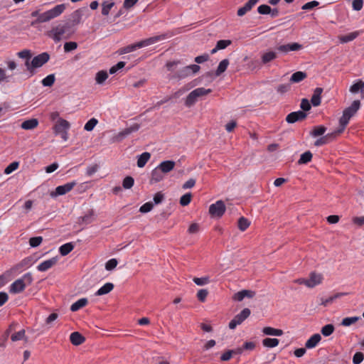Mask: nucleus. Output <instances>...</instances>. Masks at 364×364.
<instances>
[{
    "instance_id": "nucleus-1",
    "label": "nucleus",
    "mask_w": 364,
    "mask_h": 364,
    "mask_svg": "<svg viewBox=\"0 0 364 364\" xmlns=\"http://www.w3.org/2000/svg\"><path fill=\"white\" fill-rule=\"evenodd\" d=\"M73 33L74 29L65 22L53 26L52 29L48 32V36L54 41L59 42L63 38H69Z\"/></svg>"
},
{
    "instance_id": "nucleus-2",
    "label": "nucleus",
    "mask_w": 364,
    "mask_h": 364,
    "mask_svg": "<svg viewBox=\"0 0 364 364\" xmlns=\"http://www.w3.org/2000/svg\"><path fill=\"white\" fill-rule=\"evenodd\" d=\"M166 38V34H161L149 38L141 41L136 43L129 45L126 47L122 48L118 50L119 54L122 55L135 50L136 48L149 46L154 44L159 41H163Z\"/></svg>"
},
{
    "instance_id": "nucleus-3",
    "label": "nucleus",
    "mask_w": 364,
    "mask_h": 364,
    "mask_svg": "<svg viewBox=\"0 0 364 364\" xmlns=\"http://www.w3.org/2000/svg\"><path fill=\"white\" fill-rule=\"evenodd\" d=\"M360 107V100H354L350 107L343 110V115L339 120L340 128L337 129V132L342 133L344 131L350 119L357 112Z\"/></svg>"
},
{
    "instance_id": "nucleus-4",
    "label": "nucleus",
    "mask_w": 364,
    "mask_h": 364,
    "mask_svg": "<svg viewBox=\"0 0 364 364\" xmlns=\"http://www.w3.org/2000/svg\"><path fill=\"white\" fill-rule=\"evenodd\" d=\"M66 6L64 4L56 5L53 9L42 13L41 16H39V18L32 21L31 25L34 26L37 23L48 22L62 14Z\"/></svg>"
},
{
    "instance_id": "nucleus-5",
    "label": "nucleus",
    "mask_w": 364,
    "mask_h": 364,
    "mask_svg": "<svg viewBox=\"0 0 364 364\" xmlns=\"http://www.w3.org/2000/svg\"><path fill=\"white\" fill-rule=\"evenodd\" d=\"M32 282V274L29 272L26 273L11 284L9 291L11 294L21 293L25 289L26 287L30 285Z\"/></svg>"
},
{
    "instance_id": "nucleus-6",
    "label": "nucleus",
    "mask_w": 364,
    "mask_h": 364,
    "mask_svg": "<svg viewBox=\"0 0 364 364\" xmlns=\"http://www.w3.org/2000/svg\"><path fill=\"white\" fill-rule=\"evenodd\" d=\"M212 92L211 89L198 87L191 91L185 100V105L187 107L193 106L200 97L205 96Z\"/></svg>"
},
{
    "instance_id": "nucleus-7",
    "label": "nucleus",
    "mask_w": 364,
    "mask_h": 364,
    "mask_svg": "<svg viewBox=\"0 0 364 364\" xmlns=\"http://www.w3.org/2000/svg\"><path fill=\"white\" fill-rule=\"evenodd\" d=\"M200 69V67L198 65H191L188 66H185L178 71L170 75V79H176L178 80H181L188 76L197 73Z\"/></svg>"
},
{
    "instance_id": "nucleus-8",
    "label": "nucleus",
    "mask_w": 364,
    "mask_h": 364,
    "mask_svg": "<svg viewBox=\"0 0 364 364\" xmlns=\"http://www.w3.org/2000/svg\"><path fill=\"white\" fill-rule=\"evenodd\" d=\"M140 128V125L139 124H134L131 127L125 128L122 131L119 132V133L116 134L112 138V142H120L124 139L127 137L129 134H131L132 132H137Z\"/></svg>"
},
{
    "instance_id": "nucleus-9",
    "label": "nucleus",
    "mask_w": 364,
    "mask_h": 364,
    "mask_svg": "<svg viewBox=\"0 0 364 364\" xmlns=\"http://www.w3.org/2000/svg\"><path fill=\"white\" fill-rule=\"evenodd\" d=\"M251 314L248 308H245L240 314H237L229 323V328L235 329L237 325L241 324Z\"/></svg>"
},
{
    "instance_id": "nucleus-10",
    "label": "nucleus",
    "mask_w": 364,
    "mask_h": 364,
    "mask_svg": "<svg viewBox=\"0 0 364 364\" xmlns=\"http://www.w3.org/2000/svg\"><path fill=\"white\" fill-rule=\"evenodd\" d=\"M225 205L223 200H218L209 207V213L212 217L220 218L225 212Z\"/></svg>"
},
{
    "instance_id": "nucleus-11",
    "label": "nucleus",
    "mask_w": 364,
    "mask_h": 364,
    "mask_svg": "<svg viewBox=\"0 0 364 364\" xmlns=\"http://www.w3.org/2000/svg\"><path fill=\"white\" fill-rule=\"evenodd\" d=\"M87 11V9L86 8H81L75 10L70 14V18L66 23L69 24L72 28H73L74 26L78 25L80 23L84 13Z\"/></svg>"
},
{
    "instance_id": "nucleus-12",
    "label": "nucleus",
    "mask_w": 364,
    "mask_h": 364,
    "mask_svg": "<svg viewBox=\"0 0 364 364\" xmlns=\"http://www.w3.org/2000/svg\"><path fill=\"white\" fill-rule=\"evenodd\" d=\"M76 185V182L73 181L67 183L64 185L56 187L55 192L50 193L51 197H56L58 196H63L70 192Z\"/></svg>"
},
{
    "instance_id": "nucleus-13",
    "label": "nucleus",
    "mask_w": 364,
    "mask_h": 364,
    "mask_svg": "<svg viewBox=\"0 0 364 364\" xmlns=\"http://www.w3.org/2000/svg\"><path fill=\"white\" fill-rule=\"evenodd\" d=\"M50 59V55L46 53H42L36 56H35L32 60V65L35 67V69L42 67L44 64H46Z\"/></svg>"
},
{
    "instance_id": "nucleus-14",
    "label": "nucleus",
    "mask_w": 364,
    "mask_h": 364,
    "mask_svg": "<svg viewBox=\"0 0 364 364\" xmlns=\"http://www.w3.org/2000/svg\"><path fill=\"white\" fill-rule=\"evenodd\" d=\"M306 117L307 114L303 111L293 112L287 116L286 121L289 124H293L304 120Z\"/></svg>"
},
{
    "instance_id": "nucleus-15",
    "label": "nucleus",
    "mask_w": 364,
    "mask_h": 364,
    "mask_svg": "<svg viewBox=\"0 0 364 364\" xmlns=\"http://www.w3.org/2000/svg\"><path fill=\"white\" fill-rule=\"evenodd\" d=\"M303 46L299 43H291L285 45H281L277 47V50L283 53H287L290 51H298L302 49Z\"/></svg>"
},
{
    "instance_id": "nucleus-16",
    "label": "nucleus",
    "mask_w": 364,
    "mask_h": 364,
    "mask_svg": "<svg viewBox=\"0 0 364 364\" xmlns=\"http://www.w3.org/2000/svg\"><path fill=\"white\" fill-rule=\"evenodd\" d=\"M341 133L337 132V130L328 133L326 135L321 137L320 139H318L315 142L314 145L316 146H321L322 145L328 144L330 141L334 139L337 136L341 134Z\"/></svg>"
},
{
    "instance_id": "nucleus-17",
    "label": "nucleus",
    "mask_w": 364,
    "mask_h": 364,
    "mask_svg": "<svg viewBox=\"0 0 364 364\" xmlns=\"http://www.w3.org/2000/svg\"><path fill=\"white\" fill-rule=\"evenodd\" d=\"M70 128V123L63 119L60 118L55 124L53 129L55 134H60Z\"/></svg>"
},
{
    "instance_id": "nucleus-18",
    "label": "nucleus",
    "mask_w": 364,
    "mask_h": 364,
    "mask_svg": "<svg viewBox=\"0 0 364 364\" xmlns=\"http://www.w3.org/2000/svg\"><path fill=\"white\" fill-rule=\"evenodd\" d=\"M58 262V257H55L41 262L38 265L37 269L40 272H46L53 267Z\"/></svg>"
},
{
    "instance_id": "nucleus-19",
    "label": "nucleus",
    "mask_w": 364,
    "mask_h": 364,
    "mask_svg": "<svg viewBox=\"0 0 364 364\" xmlns=\"http://www.w3.org/2000/svg\"><path fill=\"white\" fill-rule=\"evenodd\" d=\"M322 279L323 277L321 274L311 272L309 275V278L308 279V287L313 288L316 287V285L321 283Z\"/></svg>"
},
{
    "instance_id": "nucleus-20",
    "label": "nucleus",
    "mask_w": 364,
    "mask_h": 364,
    "mask_svg": "<svg viewBox=\"0 0 364 364\" xmlns=\"http://www.w3.org/2000/svg\"><path fill=\"white\" fill-rule=\"evenodd\" d=\"M350 92L353 94L360 92V97L364 99V81L359 80L350 87Z\"/></svg>"
},
{
    "instance_id": "nucleus-21",
    "label": "nucleus",
    "mask_w": 364,
    "mask_h": 364,
    "mask_svg": "<svg viewBox=\"0 0 364 364\" xmlns=\"http://www.w3.org/2000/svg\"><path fill=\"white\" fill-rule=\"evenodd\" d=\"M321 340V336L319 333H315L311 336L306 342L305 347L308 349L315 348Z\"/></svg>"
},
{
    "instance_id": "nucleus-22",
    "label": "nucleus",
    "mask_w": 364,
    "mask_h": 364,
    "mask_svg": "<svg viewBox=\"0 0 364 364\" xmlns=\"http://www.w3.org/2000/svg\"><path fill=\"white\" fill-rule=\"evenodd\" d=\"M258 1L259 0H249L242 7L237 10V16H244L247 12L250 11L252 9V7L258 2Z\"/></svg>"
},
{
    "instance_id": "nucleus-23",
    "label": "nucleus",
    "mask_w": 364,
    "mask_h": 364,
    "mask_svg": "<svg viewBox=\"0 0 364 364\" xmlns=\"http://www.w3.org/2000/svg\"><path fill=\"white\" fill-rule=\"evenodd\" d=\"M323 92V88L316 87L311 99V102L314 107H317L321 104V94Z\"/></svg>"
},
{
    "instance_id": "nucleus-24",
    "label": "nucleus",
    "mask_w": 364,
    "mask_h": 364,
    "mask_svg": "<svg viewBox=\"0 0 364 364\" xmlns=\"http://www.w3.org/2000/svg\"><path fill=\"white\" fill-rule=\"evenodd\" d=\"M176 163L173 161H164L158 167L164 173H167L174 168Z\"/></svg>"
},
{
    "instance_id": "nucleus-25",
    "label": "nucleus",
    "mask_w": 364,
    "mask_h": 364,
    "mask_svg": "<svg viewBox=\"0 0 364 364\" xmlns=\"http://www.w3.org/2000/svg\"><path fill=\"white\" fill-rule=\"evenodd\" d=\"M70 340L74 346H79L85 341V337L79 332H73L70 336Z\"/></svg>"
},
{
    "instance_id": "nucleus-26",
    "label": "nucleus",
    "mask_w": 364,
    "mask_h": 364,
    "mask_svg": "<svg viewBox=\"0 0 364 364\" xmlns=\"http://www.w3.org/2000/svg\"><path fill=\"white\" fill-rule=\"evenodd\" d=\"M277 58V53L273 50H269L264 53L261 56V60L263 64H267L268 63L275 60Z\"/></svg>"
},
{
    "instance_id": "nucleus-27",
    "label": "nucleus",
    "mask_w": 364,
    "mask_h": 364,
    "mask_svg": "<svg viewBox=\"0 0 364 364\" xmlns=\"http://www.w3.org/2000/svg\"><path fill=\"white\" fill-rule=\"evenodd\" d=\"M307 75L305 72L297 71L293 73L290 77V82L292 83H298L306 78Z\"/></svg>"
},
{
    "instance_id": "nucleus-28",
    "label": "nucleus",
    "mask_w": 364,
    "mask_h": 364,
    "mask_svg": "<svg viewBox=\"0 0 364 364\" xmlns=\"http://www.w3.org/2000/svg\"><path fill=\"white\" fill-rule=\"evenodd\" d=\"M38 119L33 118V119L26 120L23 122H22L21 127L23 129L29 130V129H33L36 128L38 126Z\"/></svg>"
},
{
    "instance_id": "nucleus-29",
    "label": "nucleus",
    "mask_w": 364,
    "mask_h": 364,
    "mask_svg": "<svg viewBox=\"0 0 364 364\" xmlns=\"http://www.w3.org/2000/svg\"><path fill=\"white\" fill-rule=\"evenodd\" d=\"M93 215H94L93 210H90L89 211V213L87 214H86L85 215L78 218L77 223L80 225H82V224L88 225L93 221Z\"/></svg>"
},
{
    "instance_id": "nucleus-30",
    "label": "nucleus",
    "mask_w": 364,
    "mask_h": 364,
    "mask_svg": "<svg viewBox=\"0 0 364 364\" xmlns=\"http://www.w3.org/2000/svg\"><path fill=\"white\" fill-rule=\"evenodd\" d=\"M88 303V300L86 298H82L75 303H73L70 306V311H77L81 308L85 306Z\"/></svg>"
},
{
    "instance_id": "nucleus-31",
    "label": "nucleus",
    "mask_w": 364,
    "mask_h": 364,
    "mask_svg": "<svg viewBox=\"0 0 364 364\" xmlns=\"http://www.w3.org/2000/svg\"><path fill=\"white\" fill-rule=\"evenodd\" d=\"M114 289V284L110 282H107L100 288L95 293L96 296H102L109 293Z\"/></svg>"
},
{
    "instance_id": "nucleus-32",
    "label": "nucleus",
    "mask_w": 364,
    "mask_h": 364,
    "mask_svg": "<svg viewBox=\"0 0 364 364\" xmlns=\"http://www.w3.org/2000/svg\"><path fill=\"white\" fill-rule=\"evenodd\" d=\"M164 178V173L157 166L151 171V182H159Z\"/></svg>"
},
{
    "instance_id": "nucleus-33",
    "label": "nucleus",
    "mask_w": 364,
    "mask_h": 364,
    "mask_svg": "<svg viewBox=\"0 0 364 364\" xmlns=\"http://www.w3.org/2000/svg\"><path fill=\"white\" fill-rule=\"evenodd\" d=\"M262 332L265 335L268 336H280L283 334V331L282 329L274 328L272 327H264L262 329Z\"/></svg>"
},
{
    "instance_id": "nucleus-34",
    "label": "nucleus",
    "mask_w": 364,
    "mask_h": 364,
    "mask_svg": "<svg viewBox=\"0 0 364 364\" xmlns=\"http://www.w3.org/2000/svg\"><path fill=\"white\" fill-rule=\"evenodd\" d=\"M358 36H359V32L358 31H354V32L350 33H348L347 35L340 36L339 37V41L342 43H348V42L353 41Z\"/></svg>"
},
{
    "instance_id": "nucleus-35",
    "label": "nucleus",
    "mask_w": 364,
    "mask_h": 364,
    "mask_svg": "<svg viewBox=\"0 0 364 364\" xmlns=\"http://www.w3.org/2000/svg\"><path fill=\"white\" fill-rule=\"evenodd\" d=\"M229 63L230 62L228 59H224L220 61L215 73V76H220L222 73H223L226 70Z\"/></svg>"
},
{
    "instance_id": "nucleus-36",
    "label": "nucleus",
    "mask_w": 364,
    "mask_h": 364,
    "mask_svg": "<svg viewBox=\"0 0 364 364\" xmlns=\"http://www.w3.org/2000/svg\"><path fill=\"white\" fill-rule=\"evenodd\" d=\"M150 157H151V154L149 152H144L143 154H141L139 156L138 160H137L138 167H139V168L144 167L146 165V164L147 163V161L149 160Z\"/></svg>"
},
{
    "instance_id": "nucleus-37",
    "label": "nucleus",
    "mask_w": 364,
    "mask_h": 364,
    "mask_svg": "<svg viewBox=\"0 0 364 364\" xmlns=\"http://www.w3.org/2000/svg\"><path fill=\"white\" fill-rule=\"evenodd\" d=\"M73 249V244L72 242H68L60 247L59 252L62 256H65L68 255Z\"/></svg>"
},
{
    "instance_id": "nucleus-38",
    "label": "nucleus",
    "mask_w": 364,
    "mask_h": 364,
    "mask_svg": "<svg viewBox=\"0 0 364 364\" xmlns=\"http://www.w3.org/2000/svg\"><path fill=\"white\" fill-rule=\"evenodd\" d=\"M326 131V127L324 126H316L313 128L312 131L310 132V134L313 137H317L323 135Z\"/></svg>"
},
{
    "instance_id": "nucleus-39",
    "label": "nucleus",
    "mask_w": 364,
    "mask_h": 364,
    "mask_svg": "<svg viewBox=\"0 0 364 364\" xmlns=\"http://www.w3.org/2000/svg\"><path fill=\"white\" fill-rule=\"evenodd\" d=\"M312 156L313 155L311 152L310 151H307L301 155L297 163L298 164H306L311 161Z\"/></svg>"
},
{
    "instance_id": "nucleus-40",
    "label": "nucleus",
    "mask_w": 364,
    "mask_h": 364,
    "mask_svg": "<svg viewBox=\"0 0 364 364\" xmlns=\"http://www.w3.org/2000/svg\"><path fill=\"white\" fill-rule=\"evenodd\" d=\"M346 294H347V293L341 292V293H337V294H334L333 296L328 297V299H322L321 304L324 306H326L329 304H331L335 299L340 298Z\"/></svg>"
},
{
    "instance_id": "nucleus-41",
    "label": "nucleus",
    "mask_w": 364,
    "mask_h": 364,
    "mask_svg": "<svg viewBox=\"0 0 364 364\" xmlns=\"http://www.w3.org/2000/svg\"><path fill=\"white\" fill-rule=\"evenodd\" d=\"M114 6V1H104L102 4V14L103 16H107L109 14L110 10Z\"/></svg>"
},
{
    "instance_id": "nucleus-42",
    "label": "nucleus",
    "mask_w": 364,
    "mask_h": 364,
    "mask_svg": "<svg viewBox=\"0 0 364 364\" xmlns=\"http://www.w3.org/2000/svg\"><path fill=\"white\" fill-rule=\"evenodd\" d=\"M279 342L277 338H267L262 341V344L267 348H274L278 346Z\"/></svg>"
},
{
    "instance_id": "nucleus-43",
    "label": "nucleus",
    "mask_w": 364,
    "mask_h": 364,
    "mask_svg": "<svg viewBox=\"0 0 364 364\" xmlns=\"http://www.w3.org/2000/svg\"><path fill=\"white\" fill-rule=\"evenodd\" d=\"M250 225V222L245 217H240L237 222L238 228L241 231H245L248 228Z\"/></svg>"
},
{
    "instance_id": "nucleus-44",
    "label": "nucleus",
    "mask_w": 364,
    "mask_h": 364,
    "mask_svg": "<svg viewBox=\"0 0 364 364\" xmlns=\"http://www.w3.org/2000/svg\"><path fill=\"white\" fill-rule=\"evenodd\" d=\"M108 77V74L105 70H100L96 74L95 80L97 84H102Z\"/></svg>"
},
{
    "instance_id": "nucleus-45",
    "label": "nucleus",
    "mask_w": 364,
    "mask_h": 364,
    "mask_svg": "<svg viewBox=\"0 0 364 364\" xmlns=\"http://www.w3.org/2000/svg\"><path fill=\"white\" fill-rule=\"evenodd\" d=\"M334 329L333 324H327L321 328V333L324 336H329L333 333Z\"/></svg>"
},
{
    "instance_id": "nucleus-46",
    "label": "nucleus",
    "mask_w": 364,
    "mask_h": 364,
    "mask_svg": "<svg viewBox=\"0 0 364 364\" xmlns=\"http://www.w3.org/2000/svg\"><path fill=\"white\" fill-rule=\"evenodd\" d=\"M360 318L359 316L346 317L341 321V325L343 326H349L357 322Z\"/></svg>"
},
{
    "instance_id": "nucleus-47",
    "label": "nucleus",
    "mask_w": 364,
    "mask_h": 364,
    "mask_svg": "<svg viewBox=\"0 0 364 364\" xmlns=\"http://www.w3.org/2000/svg\"><path fill=\"white\" fill-rule=\"evenodd\" d=\"M55 80V75L53 74H50L42 80V84L45 87H50L54 84Z\"/></svg>"
},
{
    "instance_id": "nucleus-48",
    "label": "nucleus",
    "mask_w": 364,
    "mask_h": 364,
    "mask_svg": "<svg viewBox=\"0 0 364 364\" xmlns=\"http://www.w3.org/2000/svg\"><path fill=\"white\" fill-rule=\"evenodd\" d=\"M193 281L198 286H204L210 283V277H194Z\"/></svg>"
},
{
    "instance_id": "nucleus-49",
    "label": "nucleus",
    "mask_w": 364,
    "mask_h": 364,
    "mask_svg": "<svg viewBox=\"0 0 364 364\" xmlns=\"http://www.w3.org/2000/svg\"><path fill=\"white\" fill-rule=\"evenodd\" d=\"M134 183V180L132 176H126L122 182V186L125 189L131 188Z\"/></svg>"
},
{
    "instance_id": "nucleus-50",
    "label": "nucleus",
    "mask_w": 364,
    "mask_h": 364,
    "mask_svg": "<svg viewBox=\"0 0 364 364\" xmlns=\"http://www.w3.org/2000/svg\"><path fill=\"white\" fill-rule=\"evenodd\" d=\"M17 56L20 58L25 60H31L32 57V53L30 50L24 49L17 53Z\"/></svg>"
},
{
    "instance_id": "nucleus-51",
    "label": "nucleus",
    "mask_w": 364,
    "mask_h": 364,
    "mask_svg": "<svg viewBox=\"0 0 364 364\" xmlns=\"http://www.w3.org/2000/svg\"><path fill=\"white\" fill-rule=\"evenodd\" d=\"M192 195L191 193H188L182 196L180 198V204L182 206L188 205L191 200Z\"/></svg>"
},
{
    "instance_id": "nucleus-52",
    "label": "nucleus",
    "mask_w": 364,
    "mask_h": 364,
    "mask_svg": "<svg viewBox=\"0 0 364 364\" xmlns=\"http://www.w3.org/2000/svg\"><path fill=\"white\" fill-rule=\"evenodd\" d=\"M98 121L95 118L90 119L85 125L84 129L87 132L92 131L97 125Z\"/></svg>"
},
{
    "instance_id": "nucleus-53",
    "label": "nucleus",
    "mask_w": 364,
    "mask_h": 364,
    "mask_svg": "<svg viewBox=\"0 0 364 364\" xmlns=\"http://www.w3.org/2000/svg\"><path fill=\"white\" fill-rule=\"evenodd\" d=\"M43 241V237L41 236L38 237H33L30 238L29 240V245L32 247H36L39 246Z\"/></svg>"
},
{
    "instance_id": "nucleus-54",
    "label": "nucleus",
    "mask_w": 364,
    "mask_h": 364,
    "mask_svg": "<svg viewBox=\"0 0 364 364\" xmlns=\"http://www.w3.org/2000/svg\"><path fill=\"white\" fill-rule=\"evenodd\" d=\"M24 337H25V331L21 330V331L12 334L11 336V339L12 341H18L23 339Z\"/></svg>"
},
{
    "instance_id": "nucleus-55",
    "label": "nucleus",
    "mask_w": 364,
    "mask_h": 364,
    "mask_svg": "<svg viewBox=\"0 0 364 364\" xmlns=\"http://www.w3.org/2000/svg\"><path fill=\"white\" fill-rule=\"evenodd\" d=\"M257 11H258L259 14H263V15L269 14L270 12L272 11V9L268 5L262 4V5H260L257 8Z\"/></svg>"
},
{
    "instance_id": "nucleus-56",
    "label": "nucleus",
    "mask_w": 364,
    "mask_h": 364,
    "mask_svg": "<svg viewBox=\"0 0 364 364\" xmlns=\"http://www.w3.org/2000/svg\"><path fill=\"white\" fill-rule=\"evenodd\" d=\"M232 43L230 40H220L217 42V49L223 50L226 48L228 46Z\"/></svg>"
},
{
    "instance_id": "nucleus-57",
    "label": "nucleus",
    "mask_w": 364,
    "mask_h": 364,
    "mask_svg": "<svg viewBox=\"0 0 364 364\" xmlns=\"http://www.w3.org/2000/svg\"><path fill=\"white\" fill-rule=\"evenodd\" d=\"M154 205L151 202H147L140 207L139 211L142 213H146L151 211Z\"/></svg>"
},
{
    "instance_id": "nucleus-58",
    "label": "nucleus",
    "mask_w": 364,
    "mask_h": 364,
    "mask_svg": "<svg viewBox=\"0 0 364 364\" xmlns=\"http://www.w3.org/2000/svg\"><path fill=\"white\" fill-rule=\"evenodd\" d=\"M77 44L75 42L70 41L67 42L64 44V50L65 52H70L72 50H74L77 48Z\"/></svg>"
},
{
    "instance_id": "nucleus-59",
    "label": "nucleus",
    "mask_w": 364,
    "mask_h": 364,
    "mask_svg": "<svg viewBox=\"0 0 364 364\" xmlns=\"http://www.w3.org/2000/svg\"><path fill=\"white\" fill-rule=\"evenodd\" d=\"M364 359V355L361 352H357L354 354L353 357V364H360L363 362Z\"/></svg>"
},
{
    "instance_id": "nucleus-60",
    "label": "nucleus",
    "mask_w": 364,
    "mask_h": 364,
    "mask_svg": "<svg viewBox=\"0 0 364 364\" xmlns=\"http://www.w3.org/2000/svg\"><path fill=\"white\" fill-rule=\"evenodd\" d=\"M208 294V291L207 289H200L197 293V298L200 301L204 302L206 299Z\"/></svg>"
},
{
    "instance_id": "nucleus-61",
    "label": "nucleus",
    "mask_w": 364,
    "mask_h": 364,
    "mask_svg": "<svg viewBox=\"0 0 364 364\" xmlns=\"http://www.w3.org/2000/svg\"><path fill=\"white\" fill-rule=\"evenodd\" d=\"M117 264L118 262L116 259H111L106 262L105 269L108 271H111L117 267Z\"/></svg>"
},
{
    "instance_id": "nucleus-62",
    "label": "nucleus",
    "mask_w": 364,
    "mask_h": 364,
    "mask_svg": "<svg viewBox=\"0 0 364 364\" xmlns=\"http://www.w3.org/2000/svg\"><path fill=\"white\" fill-rule=\"evenodd\" d=\"M18 165L19 164L17 161L12 162L5 168L4 173L6 174H9L12 173L14 171L18 168Z\"/></svg>"
},
{
    "instance_id": "nucleus-63",
    "label": "nucleus",
    "mask_w": 364,
    "mask_h": 364,
    "mask_svg": "<svg viewBox=\"0 0 364 364\" xmlns=\"http://www.w3.org/2000/svg\"><path fill=\"white\" fill-rule=\"evenodd\" d=\"M290 87L289 84H281L277 86V91L282 95L287 92L290 90Z\"/></svg>"
},
{
    "instance_id": "nucleus-64",
    "label": "nucleus",
    "mask_w": 364,
    "mask_h": 364,
    "mask_svg": "<svg viewBox=\"0 0 364 364\" xmlns=\"http://www.w3.org/2000/svg\"><path fill=\"white\" fill-rule=\"evenodd\" d=\"M300 107L304 112L310 110L311 107L309 101L306 98L301 100Z\"/></svg>"
}]
</instances>
